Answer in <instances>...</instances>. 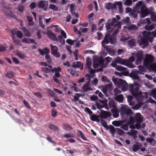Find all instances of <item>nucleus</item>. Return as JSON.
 Wrapping results in <instances>:
<instances>
[{"label": "nucleus", "instance_id": "nucleus-1", "mask_svg": "<svg viewBox=\"0 0 156 156\" xmlns=\"http://www.w3.org/2000/svg\"><path fill=\"white\" fill-rule=\"evenodd\" d=\"M154 61V58L151 55H147L144 62V64L146 68L149 69L156 73V65L153 63Z\"/></svg>", "mask_w": 156, "mask_h": 156}, {"label": "nucleus", "instance_id": "nucleus-2", "mask_svg": "<svg viewBox=\"0 0 156 156\" xmlns=\"http://www.w3.org/2000/svg\"><path fill=\"white\" fill-rule=\"evenodd\" d=\"M129 121L131 124H133L136 122L135 124L136 128L139 130L141 127V124L143 121V117L140 113H137L134 116L130 117Z\"/></svg>", "mask_w": 156, "mask_h": 156}, {"label": "nucleus", "instance_id": "nucleus-3", "mask_svg": "<svg viewBox=\"0 0 156 156\" xmlns=\"http://www.w3.org/2000/svg\"><path fill=\"white\" fill-rule=\"evenodd\" d=\"M109 42L111 44H115L116 43V39L112 35L110 36V34L107 33L105 34L104 40L101 42V45L105 49V48L108 46H106L105 44H108Z\"/></svg>", "mask_w": 156, "mask_h": 156}, {"label": "nucleus", "instance_id": "nucleus-4", "mask_svg": "<svg viewBox=\"0 0 156 156\" xmlns=\"http://www.w3.org/2000/svg\"><path fill=\"white\" fill-rule=\"evenodd\" d=\"M140 85L136 83L135 82L134 85L131 84L129 85V90L133 95L136 98L140 97L142 92L139 91V87Z\"/></svg>", "mask_w": 156, "mask_h": 156}, {"label": "nucleus", "instance_id": "nucleus-5", "mask_svg": "<svg viewBox=\"0 0 156 156\" xmlns=\"http://www.w3.org/2000/svg\"><path fill=\"white\" fill-rule=\"evenodd\" d=\"M112 80L117 87L122 88V91H125L127 90L128 85L125 80L118 78H113Z\"/></svg>", "mask_w": 156, "mask_h": 156}, {"label": "nucleus", "instance_id": "nucleus-6", "mask_svg": "<svg viewBox=\"0 0 156 156\" xmlns=\"http://www.w3.org/2000/svg\"><path fill=\"white\" fill-rule=\"evenodd\" d=\"M141 2L139 1V3L136 4L135 9L138 10L139 8H140L141 10L140 17L142 18H144L149 15L150 13V11L144 5H141Z\"/></svg>", "mask_w": 156, "mask_h": 156}, {"label": "nucleus", "instance_id": "nucleus-7", "mask_svg": "<svg viewBox=\"0 0 156 156\" xmlns=\"http://www.w3.org/2000/svg\"><path fill=\"white\" fill-rule=\"evenodd\" d=\"M120 23L119 21L116 20L115 18L109 20L108 22L105 24V26L107 30L111 29L112 27L113 26H117L120 25Z\"/></svg>", "mask_w": 156, "mask_h": 156}, {"label": "nucleus", "instance_id": "nucleus-8", "mask_svg": "<svg viewBox=\"0 0 156 156\" xmlns=\"http://www.w3.org/2000/svg\"><path fill=\"white\" fill-rule=\"evenodd\" d=\"M136 63L137 64H140L141 63L143 59L144 55L142 51H139L137 52L135 55Z\"/></svg>", "mask_w": 156, "mask_h": 156}, {"label": "nucleus", "instance_id": "nucleus-9", "mask_svg": "<svg viewBox=\"0 0 156 156\" xmlns=\"http://www.w3.org/2000/svg\"><path fill=\"white\" fill-rule=\"evenodd\" d=\"M51 47V54L56 57L58 58L60 56V53L58 52V48L55 46H53L52 44L50 45Z\"/></svg>", "mask_w": 156, "mask_h": 156}, {"label": "nucleus", "instance_id": "nucleus-10", "mask_svg": "<svg viewBox=\"0 0 156 156\" xmlns=\"http://www.w3.org/2000/svg\"><path fill=\"white\" fill-rule=\"evenodd\" d=\"M138 42L140 45L143 46V48L147 47L149 44L147 40L142 37H141L140 39L138 41Z\"/></svg>", "mask_w": 156, "mask_h": 156}, {"label": "nucleus", "instance_id": "nucleus-11", "mask_svg": "<svg viewBox=\"0 0 156 156\" xmlns=\"http://www.w3.org/2000/svg\"><path fill=\"white\" fill-rule=\"evenodd\" d=\"M48 6L47 2L45 1H41L38 2V7L39 8H43L44 10H46Z\"/></svg>", "mask_w": 156, "mask_h": 156}, {"label": "nucleus", "instance_id": "nucleus-12", "mask_svg": "<svg viewBox=\"0 0 156 156\" xmlns=\"http://www.w3.org/2000/svg\"><path fill=\"white\" fill-rule=\"evenodd\" d=\"M101 113L100 114V117L101 118L105 119L109 117L111 115V113L107 111H105L103 110H101Z\"/></svg>", "mask_w": 156, "mask_h": 156}, {"label": "nucleus", "instance_id": "nucleus-13", "mask_svg": "<svg viewBox=\"0 0 156 156\" xmlns=\"http://www.w3.org/2000/svg\"><path fill=\"white\" fill-rule=\"evenodd\" d=\"M47 35L52 40L54 41H58V39L56 37L55 34L53 32L51 31H48L47 32Z\"/></svg>", "mask_w": 156, "mask_h": 156}, {"label": "nucleus", "instance_id": "nucleus-14", "mask_svg": "<svg viewBox=\"0 0 156 156\" xmlns=\"http://www.w3.org/2000/svg\"><path fill=\"white\" fill-rule=\"evenodd\" d=\"M130 122V121H126L124 123H122L121 126V128L125 131H127L129 129V126L130 124H132Z\"/></svg>", "mask_w": 156, "mask_h": 156}, {"label": "nucleus", "instance_id": "nucleus-15", "mask_svg": "<svg viewBox=\"0 0 156 156\" xmlns=\"http://www.w3.org/2000/svg\"><path fill=\"white\" fill-rule=\"evenodd\" d=\"M38 51L40 54L42 55H44L45 54H48L50 52L49 49L47 47L43 49L40 48L38 49Z\"/></svg>", "mask_w": 156, "mask_h": 156}, {"label": "nucleus", "instance_id": "nucleus-16", "mask_svg": "<svg viewBox=\"0 0 156 156\" xmlns=\"http://www.w3.org/2000/svg\"><path fill=\"white\" fill-rule=\"evenodd\" d=\"M106 51L111 55H115L116 53L115 50L112 48L110 46H108L105 48Z\"/></svg>", "mask_w": 156, "mask_h": 156}, {"label": "nucleus", "instance_id": "nucleus-17", "mask_svg": "<svg viewBox=\"0 0 156 156\" xmlns=\"http://www.w3.org/2000/svg\"><path fill=\"white\" fill-rule=\"evenodd\" d=\"M60 76L59 73L56 72L55 73L54 76L53 77V79L55 82L59 85L60 84V82L58 78H60Z\"/></svg>", "mask_w": 156, "mask_h": 156}, {"label": "nucleus", "instance_id": "nucleus-18", "mask_svg": "<svg viewBox=\"0 0 156 156\" xmlns=\"http://www.w3.org/2000/svg\"><path fill=\"white\" fill-rule=\"evenodd\" d=\"M22 41L23 42L27 44L31 43H33L35 45L37 44V43L35 42L34 40L31 38H24L22 40Z\"/></svg>", "mask_w": 156, "mask_h": 156}, {"label": "nucleus", "instance_id": "nucleus-19", "mask_svg": "<svg viewBox=\"0 0 156 156\" xmlns=\"http://www.w3.org/2000/svg\"><path fill=\"white\" fill-rule=\"evenodd\" d=\"M142 35L143 36L142 37L148 40V39L150 38V37L151 36V32L146 31H144L142 33Z\"/></svg>", "mask_w": 156, "mask_h": 156}, {"label": "nucleus", "instance_id": "nucleus-20", "mask_svg": "<svg viewBox=\"0 0 156 156\" xmlns=\"http://www.w3.org/2000/svg\"><path fill=\"white\" fill-rule=\"evenodd\" d=\"M122 112L127 115H130L132 113V111L130 109H128L122 107L121 108Z\"/></svg>", "mask_w": 156, "mask_h": 156}, {"label": "nucleus", "instance_id": "nucleus-21", "mask_svg": "<svg viewBox=\"0 0 156 156\" xmlns=\"http://www.w3.org/2000/svg\"><path fill=\"white\" fill-rule=\"evenodd\" d=\"M101 80L102 81L107 83H110V84L106 85V86L109 87H111L112 85V83H110V81L108 79L106 76H102L101 77Z\"/></svg>", "mask_w": 156, "mask_h": 156}, {"label": "nucleus", "instance_id": "nucleus-22", "mask_svg": "<svg viewBox=\"0 0 156 156\" xmlns=\"http://www.w3.org/2000/svg\"><path fill=\"white\" fill-rule=\"evenodd\" d=\"M146 140L147 142L150 143L153 146H154L156 144V141L153 138H147L146 139Z\"/></svg>", "mask_w": 156, "mask_h": 156}, {"label": "nucleus", "instance_id": "nucleus-23", "mask_svg": "<svg viewBox=\"0 0 156 156\" xmlns=\"http://www.w3.org/2000/svg\"><path fill=\"white\" fill-rule=\"evenodd\" d=\"M111 112L112 113V116L114 118H117L119 116V112L117 108L112 109Z\"/></svg>", "mask_w": 156, "mask_h": 156}, {"label": "nucleus", "instance_id": "nucleus-24", "mask_svg": "<svg viewBox=\"0 0 156 156\" xmlns=\"http://www.w3.org/2000/svg\"><path fill=\"white\" fill-rule=\"evenodd\" d=\"M115 61L117 63L124 65L125 63V60H124L120 57L118 56L115 58Z\"/></svg>", "mask_w": 156, "mask_h": 156}, {"label": "nucleus", "instance_id": "nucleus-25", "mask_svg": "<svg viewBox=\"0 0 156 156\" xmlns=\"http://www.w3.org/2000/svg\"><path fill=\"white\" fill-rule=\"evenodd\" d=\"M126 122V120L122 121H114L112 122V124L115 126H121L122 123H124Z\"/></svg>", "mask_w": 156, "mask_h": 156}, {"label": "nucleus", "instance_id": "nucleus-26", "mask_svg": "<svg viewBox=\"0 0 156 156\" xmlns=\"http://www.w3.org/2000/svg\"><path fill=\"white\" fill-rule=\"evenodd\" d=\"M90 83V82L89 81L87 82L83 87L82 89L84 92H86L87 91L92 90L91 88L89 87Z\"/></svg>", "mask_w": 156, "mask_h": 156}, {"label": "nucleus", "instance_id": "nucleus-27", "mask_svg": "<svg viewBox=\"0 0 156 156\" xmlns=\"http://www.w3.org/2000/svg\"><path fill=\"white\" fill-rule=\"evenodd\" d=\"M90 119L93 121H96L98 122H100V119L98 115L95 114L90 115Z\"/></svg>", "mask_w": 156, "mask_h": 156}, {"label": "nucleus", "instance_id": "nucleus-28", "mask_svg": "<svg viewBox=\"0 0 156 156\" xmlns=\"http://www.w3.org/2000/svg\"><path fill=\"white\" fill-rule=\"evenodd\" d=\"M104 64V62L103 61H99L97 62L94 61L93 63V67L94 68H97L99 65L103 66V65Z\"/></svg>", "mask_w": 156, "mask_h": 156}, {"label": "nucleus", "instance_id": "nucleus-29", "mask_svg": "<svg viewBox=\"0 0 156 156\" xmlns=\"http://www.w3.org/2000/svg\"><path fill=\"white\" fill-rule=\"evenodd\" d=\"M138 13L139 12L138 11L133 10L131 13L129 14V15L131 17L136 18H137Z\"/></svg>", "mask_w": 156, "mask_h": 156}, {"label": "nucleus", "instance_id": "nucleus-30", "mask_svg": "<svg viewBox=\"0 0 156 156\" xmlns=\"http://www.w3.org/2000/svg\"><path fill=\"white\" fill-rule=\"evenodd\" d=\"M124 97L122 94L118 95L115 98V100L119 102H122L123 100Z\"/></svg>", "mask_w": 156, "mask_h": 156}, {"label": "nucleus", "instance_id": "nucleus-31", "mask_svg": "<svg viewBox=\"0 0 156 156\" xmlns=\"http://www.w3.org/2000/svg\"><path fill=\"white\" fill-rule=\"evenodd\" d=\"M138 28V27L136 26L135 24H131L128 27V30L129 31L133 30H136Z\"/></svg>", "mask_w": 156, "mask_h": 156}, {"label": "nucleus", "instance_id": "nucleus-32", "mask_svg": "<svg viewBox=\"0 0 156 156\" xmlns=\"http://www.w3.org/2000/svg\"><path fill=\"white\" fill-rule=\"evenodd\" d=\"M129 46L130 48H132L136 45V40L134 39H131L128 41Z\"/></svg>", "mask_w": 156, "mask_h": 156}, {"label": "nucleus", "instance_id": "nucleus-33", "mask_svg": "<svg viewBox=\"0 0 156 156\" xmlns=\"http://www.w3.org/2000/svg\"><path fill=\"white\" fill-rule=\"evenodd\" d=\"M77 135L80 137L84 140H87V139L86 137L84 136L83 133L80 130H78L77 133Z\"/></svg>", "mask_w": 156, "mask_h": 156}, {"label": "nucleus", "instance_id": "nucleus-34", "mask_svg": "<svg viewBox=\"0 0 156 156\" xmlns=\"http://www.w3.org/2000/svg\"><path fill=\"white\" fill-rule=\"evenodd\" d=\"M141 144H135L133 145V147L132 150L134 152H136L137 151L139 150L140 147L141 146Z\"/></svg>", "mask_w": 156, "mask_h": 156}, {"label": "nucleus", "instance_id": "nucleus-35", "mask_svg": "<svg viewBox=\"0 0 156 156\" xmlns=\"http://www.w3.org/2000/svg\"><path fill=\"white\" fill-rule=\"evenodd\" d=\"M125 63L124 64V65H125L129 68H132L134 67L135 66L133 65V64L130 62L128 60H125Z\"/></svg>", "mask_w": 156, "mask_h": 156}, {"label": "nucleus", "instance_id": "nucleus-36", "mask_svg": "<svg viewBox=\"0 0 156 156\" xmlns=\"http://www.w3.org/2000/svg\"><path fill=\"white\" fill-rule=\"evenodd\" d=\"M107 129H110V132L111 133L112 135L114 136L115 134V132L116 130V129H115L114 126L112 125H110L108 126V127Z\"/></svg>", "mask_w": 156, "mask_h": 156}, {"label": "nucleus", "instance_id": "nucleus-37", "mask_svg": "<svg viewBox=\"0 0 156 156\" xmlns=\"http://www.w3.org/2000/svg\"><path fill=\"white\" fill-rule=\"evenodd\" d=\"M16 55L21 59H23L26 57L25 55L21 51H17L16 53Z\"/></svg>", "mask_w": 156, "mask_h": 156}, {"label": "nucleus", "instance_id": "nucleus-38", "mask_svg": "<svg viewBox=\"0 0 156 156\" xmlns=\"http://www.w3.org/2000/svg\"><path fill=\"white\" fill-rule=\"evenodd\" d=\"M48 127L51 130L53 131H56L59 129L56 125L50 123L49 124Z\"/></svg>", "mask_w": 156, "mask_h": 156}, {"label": "nucleus", "instance_id": "nucleus-39", "mask_svg": "<svg viewBox=\"0 0 156 156\" xmlns=\"http://www.w3.org/2000/svg\"><path fill=\"white\" fill-rule=\"evenodd\" d=\"M21 30H22L25 33V35L27 36L30 37V32L25 27H23L21 28Z\"/></svg>", "mask_w": 156, "mask_h": 156}, {"label": "nucleus", "instance_id": "nucleus-40", "mask_svg": "<svg viewBox=\"0 0 156 156\" xmlns=\"http://www.w3.org/2000/svg\"><path fill=\"white\" fill-rule=\"evenodd\" d=\"M109 107L110 108H112V109L117 108L115 101H109Z\"/></svg>", "mask_w": 156, "mask_h": 156}, {"label": "nucleus", "instance_id": "nucleus-41", "mask_svg": "<svg viewBox=\"0 0 156 156\" xmlns=\"http://www.w3.org/2000/svg\"><path fill=\"white\" fill-rule=\"evenodd\" d=\"M5 76L9 79L13 77V73L12 72L9 71L8 72L5 74Z\"/></svg>", "mask_w": 156, "mask_h": 156}, {"label": "nucleus", "instance_id": "nucleus-42", "mask_svg": "<svg viewBox=\"0 0 156 156\" xmlns=\"http://www.w3.org/2000/svg\"><path fill=\"white\" fill-rule=\"evenodd\" d=\"M58 41L62 44H64L65 43V40L63 39L62 36L61 35H58Z\"/></svg>", "mask_w": 156, "mask_h": 156}, {"label": "nucleus", "instance_id": "nucleus-43", "mask_svg": "<svg viewBox=\"0 0 156 156\" xmlns=\"http://www.w3.org/2000/svg\"><path fill=\"white\" fill-rule=\"evenodd\" d=\"M116 69L119 71H124L126 70L127 68L121 66H118L116 68Z\"/></svg>", "mask_w": 156, "mask_h": 156}, {"label": "nucleus", "instance_id": "nucleus-44", "mask_svg": "<svg viewBox=\"0 0 156 156\" xmlns=\"http://www.w3.org/2000/svg\"><path fill=\"white\" fill-rule=\"evenodd\" d=\"M63 128L66 130L69 131L73 129V128L70 125L68 124H64Z\"/></svg>", "mask_w": 156, "mask_h": 156}, {"label": "nucleus", "instance_id": "nucleus-45", "mask_svg": "<svg viewBox=\"0 0 156 156\" xmlns=\"http://www.w3.org/2000/svg\"><path fill=\"white\" fill-rule=\"evenodd\" d=\"M27 20L29 22L28 25L29 26H32L34 23H32L33 21V18L32 17L30 16H27Z\"/></svg>", "mask_w": 156, "mask_h": 156}, {"label": "nucleus", "instance_id": "nucleus-46", "mask_svg": "<svg viewBox=\"0 0 156 156\" xmlns=\"http://www.w3.org/2000/svg\"><path fill=\"white\" fill-rule=\"evenodd\" d=\"M41 69L42 71L46 73H50L51 72L50 69L47 67H42Z\"/></svg>", "mask_w": 156, "mask_h": 156}, {"label": "nucleus", "instance_id": "nucleus-47", "mask_svg": "<svg viewBox=\"0 0 156 156\" xmlns=\"http://www.w3.org/2000/svg\"><path fill=\"white\" fill-rule=\"evenodd\" d=\"M12 38L14 43L16 44L17 45H19L20 44V41L18 39H16L14 36H12Z\"/></svg>", "mask_w": 156, "mask_h": 156}, {"label": "nucleus", "instance_id": "nucleus-48", "mask_svg": "<svg viewBox=\"0 0 156 156\" xmlns=\"http://www.w3.org/2000/svg\"><path fill=\"white\" fill-rule=\"evenodd\" d=\"M49 8L51 9H52L54 11H57L58 10V7L55 5L53 4H50Z\"/></svg>", "mask_w": 156, "mask_h": 156}, {"label": "nucleus", "instance_id": "nucleus-49", "mask_svg": "<svg viewBox=\"0 0 156 156\" xmlns=\"http://www.w3.org/2000/svg\"><path fill=\"white\" fill-rule=\"evenodd\" d=\"M150 96H152L154 98L156 99V89L152 90L151 92Z\"/></svg>", "mask_w": 156, "mask_h": 156}, {"label": "nucleus", "instance_id": "nucleus-50", "mask_svg": "<svg viewBox=\"0 0 156 156\" xmlns=\"http://www.w3.org/2000/svg\"><path fill=\"white\" fill-rule=\"evenodd\" d=\"M101 121L103 127L106 129H107L108 127V126L107 125V122L106 121L101 119Z\"/></svg>", "mask_w": 156, "mask_h": 156}, {"label": "nucleus", "instance_id": "nucleus-51", "mask_svg": "<svg viewBox=\"0 0 156 156\" xmlns=\"http://www.w3.org/2000/svg\"><path fill=\"white\" fill-rule=\"evenodd\" d=\"M16 35L17 36L20 38H22L23 37V34L22 32L19 30L17 31Z\"/></svg>", "mask_w": 156, "mask_h": 156}, {"label": "nucleus", "instance_id": "nucleus-52", "mask_svg": "<svg viewBox=\"0 0 156 156\" xmlns=\"http://www.w3.org/2000/svg\"><path fill=\"white\" fill-rule=\"evenodd\" d=\"M88 58H89V57H87L86 61V67L87 68H90L91 65V62L88 59Z\"/></svg>", "mask_w": 156, "mask_h": 156}, {"label": "nucleus", "instance_id": "nucleus-53", "mask_svg": "<svg viewBox=\"0 0 156 156\" xmlns=\"http://www.w3.org/2000/svg\"><path fill=\"white\" fill-rule=\"evenodd\" d=\"M75 95L76 96H74V99L76 101H78L79 100V98L81 96V94L80 93H76Z\"/></svg>", "mask_w": 156, "mask_h": 156}, {"label": "nucleus", "instance_id": "nucleus-54", "mask_svg": "<svg viewBox=\"0 0 156 156\" xmlns=\"http://www.w3.org/2000/svg\"><path fill=\"white\" fill-rule=\"evenodd\" d=\"M75 41V40H73L70 39H67L66 40V43L71 45H73Z\"/></svg>", "mask_w": 156, "mask_h": 156}, {"label": "nucleus", "instance_id": "nucleus-55", "mask_svg": "<svg viewBox=\"0 0 156 156\" xmlns=\"http://www.w3.org/2000/svg\"><path fill=\"white\" fill-rule=\"evenodd\" d=\"M151 20L156 22V13H151Z\"/></svg>", "mask_w": 156, "mask_h": 156}, {"label": "nucleus", "instance_id": "nucleus-56", "mask_svg": "<svg viewBox=\"0 0 156 156\" xmlns=\"http://www.w3.org/2000/svg\"><path fill=\"white\" fill-rule=\"evenodd\" d=\"M115 96H117L118 94L121 93V91L117 88H115L114 90Z\"/></svg>", "mask_w": 156, "mask_h": 156}, {"label": "nucleus", "instance_id": "nucleus-57", "mask_svg": "<svg viewBox=\"0 0 156 156\" xmlns=\"http://www.w3.org/2000/svg\"><path fill=\"white\" fill-rule=\"evenodd\" d=\"M24 9V6L22 5H19L18 7V10L20 12H22Z\"/></svg>", "mask_w": 156, "mask_h": 156}, {"label": "nucleus", "instance_id": "nucleus-58", "mask_svg": "<svg viewBox=\"0 0 156 156\" xmlns=\"http://www.w3.org/2000/svg\"><path fill=\"white\" fill-rule=\"evenodd\" d=\"M132 0H126L124 4L127 6H130L132 4Z\"/></svg>", "mask_w": 156, "mask_h": 156}, {"label": "nucleus", "instance_id": "nucleus-59", "mask_svg": "<svg viewBox=\"0 0 156 156\" xmlns=\"http://www.w3.org/2000/svg\"><path fill=\"white\" fill-rule=\"evenodd\" d=\"M81 64V62L78 61L76 62V64L74 65L73 67L75 68H79Z\"/></svg>", "mask_w": 156, "mask_h": 156}, {"label": "nucleus", "instance_id": "nucleus-60", "mask_svg": "<svg viewBox=\"0 0 156 156\" xmlns=\"http://www.w3.org/2000/svg\"><path fill=\"white\" fill-rule=\"evenodd\" d=\"M116 132L118 133L120 135L124 133V131L121 129L116 128Z\"/></svg>", "mask_w": 156, "mask_h": 156}, {"label": "nucleus", "instance_id": "nucleus-61", "mask_svg": "<svg viewBox=\"0 0 156 156\" xmlns=\"http://www.w3.org/2000/svg\"><path fill=\"white\" fill-rule=\"evenodd\" d=\"M45 58L47 60V62L48 63L51 62V59L50 57V55L48 54H46L45 55Z\"/></svg>", "mask_w": 156, "mask_h": 156}, {"label": "nucleus", "instance_id": "nucleus-62", "mask_svg": "<svg viewBox=\"0 0 156 156\" xmlns=\"http://www.w3.org/2000/svg\"><path fill=\"white\" fill-rule=\"evenodd\" d=\"M53 27H55V31L56 32H59L61 30V28H59L58 25H54L53 26Z\"/></svg>", "mask_w": 156, "mask_h": 156}, {"label": "nucleus", "instance_id": "nucleus-63", "mask_svg": "<svg viewBox=\"0 0 156 156\" xmlns=\"http://www.w3.org/2000/svg\"><path fill=\"white\" fill-rule=\"evenodd\" d=\"M39 25H40L41 27L43 29H44L45 25L43 24V22L41 19L40 18L39 19Z\"/></svg>", "mask_w": 156, "mask_h": 156}, {"label": "nucleus", "instance_id": "nucleus-64", "mask_svg": "<svg viewBox=\"0 0 156 156\" xmlns=\"http://www.w3.org/2000/svg\"><path fill=\"white\" fill-rule=\"evenodd\" d=\"M34 94L38 98H41L42 97V94L39 92L34 93Z\"/></svg>", "mask_w": 156, "mask_h": 156}]
</instances>
